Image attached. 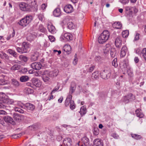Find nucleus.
I'll return each mask as SVG.
<instances>
[{
	"instance_id": "1",
	"label": "nucleus",
	"mask_w": 146,
	"mask_h": 146,
	"mask_svg": "<svg viewBox=\"0 0 146 146\" xmlns=\"http://www.w3.org/2000/svg\"><path fill=\"white\" fill-rule=\"evenodd\" d=\"M33 19V17L32 15H27L20 20L18 24L23 27H25L28 25Z\"/></svg>"
},
{
	"instance_id": "2",
	"label": "nucleus",
	"mask_w": 146,
	"mask_h": 146,
	"mask_svg": "<svg viewBox=\"0 0 146 146\" xmlns=\"http://www.w3.org/2000/svg\"><path fill=\"white\" fill-rule=\"evenodd\" d=\"M110 36V33L107 30H105L100 34L98 38V41L100 44H103L106 42Z\"/></svg>"
},
{
	"instance_id": "3",
	"label": "nucleus",
	"mask_w": 146,
	"mask_h": 146,
	"mask_svg": "<svg viewBox=\"0 0 146 146\" xmlns=\"http://www.w3.org/2000/svg\"><path fill=\"white\" fill-rule=\"evenodd\" d=\"M20 9L23 11L29 12L31 11V7L28 3L22 2L19 4Z\"/></svg>"
},
{
	"instance_id": "4",
	"label": "nucleus",
	"mask_w": 146,
	"mask_h": 146,
	"mask_svg": "<svg viewBox=\"0 0 146 146\" xmlns=\"http://www.w3.org/2000/svg\"><path fill=\"white\" fill-rule=\"evenodd\" d=\"M135 96L131 93H129L127 95L124 96L123 98V101L125 103H127L129 102V100H134Z\"/></svg>"
},
{
	"instance_id": "5",
	"label": "nucleus",
	"mask_w": 146,
	"mask_h": 146,
	"mask_svg": "<svg viewBox=\"0 0 146 146\" xmlns=\"http://www.w3.org/2000/svg\"><path fill=\"white\" fill-rule=\"evenodd\" d=\"M111 76L110 69L105 70L103 71L101 74V77L103 79H107L109 78Z\"/></svg>"
},
{
	"instance_id": "6",
	"label": "nucleus",
	"mask_w": 146,
	"mask_h": 146,
	"mask_svg": "<svg viewBox=\"0 0 146 146\" xmlns=\"http://www.w3.org/2000/svg\"><path fill=\"white\" fill-rule=\"evenodd\" d=\"M23 108L29 112L33 111L35 109V106L30 103H27L23 105Z\"/></svg>"
},
{
	"instance_id": "7",
	"label": "nucleus",
	"mask_w": 146,
	"mask_h": 146,
	"mask_svg": "<svg viewBox=\"0 0 146 146\" xmlns=\"http://www.w3.org/2000/svg\"><path fill=\"white\" fill-rule=\"evenodd\" d=\"M70 104V108L72 110L74 109L75 108V106L74 101H70L68 100L67 99H66L65 102V105L66 107L68 106Z\"/></svg>"
},
{
	"instance_id": "8",
	"label": "nucleus",
	"mask_w": 146,
	"mask_h": 146,
	"mask_svg": "<svg viewBox=\"0 0 146 146\" xmlns=\"http://www.w3.org/2000/svg\"><path fill=\"white\" fill-rule=\"evenodd\" d=\"M32 83L33 85V86H35L36 87H39L41 85V82L40 81L36 78H33L32 79Z\"/></svg>"
},
{
	"instance_id": "9",
	"label": "nucleus",
	"mask_w": 146,
	"mask_h": 146,
	"mask_svg": "<svg viewBox=\"0 0 146 146\" xmlns=\"http://www.w3.org/2000/svg\"><path fill=\"white\" fill-rule=\"evenodd\" d=\"M31 68L36 70H39L41 68L42 65L40 62H35L31 64Z\"/></svg>"
},
{
	"instance_id": "10",
	"label": "nucleus",
	"mask_w": 146,
	"mask_h": 146,
	"mask_svg": "<svg viewBox=\"0 0 146 146\" xmlns=\"http://www.w3.org/2000/svg\"><path fill=\"white\" fill-rule=\"evenodd\" d=\"M64 10L67 13H70L74 10L72 6L70 4L66 5L64 7Z\"/></svg>"
},
{
	"instance_id": "11",
	"label": "nucleus",
	"mask_w": 146,
	"mask_h": 146,
	"mask_svg": "<svg viewBox=\"0 0 146 146\" xmlns=\"http://www.w3.org/2000/svg\"><path fill=\"white\" fill-rule=\"evenodd\" d=\"M27 1L28 4L31 7V10L33 7L35 9V10H37V5L35 0H27Z\"/></svg>"
},
{
	"instance_id": "12",
	"label": "nucleus",
	"mask_w": 146,
	"mask_h": 146,
	"mask_svg": "<svg viewBox=\"0 0 146 146\" xmlns=\"http://www.w3.org/2000/svg\"><path fill=\"white\" fill-rule=\"evenodd\" d=\"M63 142L64 146H71L72 141L71 138L67 137L64 139Z\"/></svg>"
},
{
	"instance_id": "13",
	"label": "nucleus",
	"mask_w": 146,
	"mask_h": 146,
	"mask_svg": "<svg viewBox=\"0 0 146 146\" xmlns=\"http://www.w3.org/2000/svg\"><path fill=\"white\" fill-rule=\"evenodd\" d=\"M82 141L81 143L83 144L84 146H87L89 144V139L86 137H84L82 138Z\"/></svg>"
},
{
	"instance_id": "14",
	"label": "nucleus",
	"mask_w": 146,
	"mask_h": 146,
	"mask_svg": "<svg viewBox=\"0 0 146 146\" xmlns=\"http://www.w3.org/2000/svg\"><path fill=\"white\" fill-rule=\"evenodd\" d=\"M8 97L5 93L2 92L0 93V100L3 103H6V100Z\"/></svg>"
},
{
	"instance_id": "15",
	"label": "nucleus",
	"mask_w": 146,
	"mask_h": 146,
	"mask_svg": "<svg viewBox=\"0 0 146 146\" xmlns=\"http://www.w3.org/2000/svg\"><path fill=\"white\" fill-rule=\"evenodd\" d=\"M127 50L126 46H123L122 48L120 56L121 57H123L126 54Z\"/></svg>"
},
{
	"instance_id": "16",
	"label": "nucleus",
	"mask_w": 146,
	"mask_h": 146,
	"mask_svg": "<svg viewBox=\"0 0 146 146\" xmlns=\"http://www.w3.org/2000/svg\"><path fill=\"white\" fill-rule=\"evenodd\" d=\"M122 40L120 37L117 38L115 41V44L116 47L118 48L121 47L122 45Z\"/></svg>"
},
{
	"instance_id": "17",
	"label": "nucleus",
	"mask_w": 146,
	"mask_h": 146,
	"mask_svg": "<svg viewBox=\"0 0 146 146\" xmlns=\"http://www.w3.org/2000/svg\"><path fill=\"white\" fill-rule=\"evenodd\" d=\"M76 85L74 82H72L70 88V93L72 94L76 90Z\"/></svg>"
},
{
	"instance_id": "18",
	"label": "nucleus",
	"mask_w": 146,
	"mask_h": 146,
	"mask_svg": "<svg viewBox=\"0 0 146 146\" xmlns=\"http://www.w3.org/2000/svg\"><path fill=\"white\" fill-rule=\"evenodd\" d=\"M48 29L49 31L52 34H54L56 33V29L52 25H48Z\"/></svg>"
},
{
	"instance_id": "19",
	"label": "nucleus",
	"mask_w": 146,
	"mask_h": 146,
	"mask_svg": "<svg viewBox=\"0 0 146 146\" xmlns=\"http://www.w3.org/2000/svg\"><path fill=\"white\" fill-rule=\"evenodd\" d=\"M64 37L65 40H72V35L69 33H66L64 34Z\"/></svg>"
},
{
	"instance_id": "20",
	"label": "nucleus",
	"mask_w": 146,
	"mask_h": 146,
	"mask_svg": "<svg viewBox=\"0 0 146 146\" xmlns=\"http://www.w3.org/2000/svg\"><path fill=\"white\" fill-rule=\"evenodd\" d=\"M22 46L25 49V50L26 51V53L28 52L29 50L30 46L28 43L23 42V43Z\"/></svg>"
},
{
	"instance_id": "21",
	"label": "nucleus",
	"mask_w": 146,
	"mask_h": 146,
	"mask_svg": "<svg viewBox=\"0 0 146 146\" xmlns=\"http://www.w3.org/2000/svg\"><path fill=\"white\" fill-rule=\"evenodd\" d=\"M93 146H103V145L99 139H96L94 141Z\"/></svg>"
},
{
	"instance_id": "22",
	"label": "nucleus",
	"mask_w": 146,
	"mask_h": 146,
	"mask_svg": "<svg viewBox=\"0 0 146 146\" xmlns=\"http://www.w3.org/2000/svg\"><path fill=\"white\" fill-rule=\"evenodd\" d=\"M141 110L139 109H137L135 111V112L137 117H139V118H143L144 116V114L141 111Z\"/></svg>"
},
{
	"instance_id": "23",
	"label": "nucleus",
	"mask_w": 146,
	"mask_h": 146,
	"mask_svg": "<svg viewBox=\"0 0 146 146\" xmlns=\"http://www.w3.org/2000/svg\"><path fill=\"white\" fill-rule=\"evenodd\" d=\"M71 48L70 45H65L64 47V50L68 54H69L71 52Z\"/></svg>"
},
{
	"instance_id": "24",
	"label": "nucleus",
	"mask_w": 146,
	"mask_h": 146,
	"mask_svg": "<svg viewBox=\"0 0 146 146\" xmlns=\"http://www.w3.org/2000/svg\"><path fill=\"white\" fill-rule=\"evenodd\" d=\"M4 121L7 123H11L13 122L12 118L9 116H5L4 117Z\"/></svg>"
},
{
	"instance_id": "25",
	"label": "nucleus",
	"mask_w": 146,
	"mask_h": 146,
	"mask_svg": "<svg viewBox=\"0 0 146 146\" xmlns=\"http://www.w3.org/2000/svg\"><path fill=\"white\" fill-rule=\"evenodd\" d=\"M61 14L60 10L59 8H56L53 11V15L55 17H58Z\"/></svg>"
},
{
	"instance_id": "26",
	"label": "nucleus",
	"mask_w": 146,
	"mask_h": 146,
	"mask_svg": "<svg viewBox=\"0 0 146 146\" xmlns=\"http://www.w3.org/2000/svg\"><path fill=\"white\" fill-rule=\"evenodd\" d=\"M99 77V73L98 71L94 72L92 76V78L93 80H96L98 79Z\"/></svg>"
},
{
	"instance_id": "27",
	"label": "nucleus",
	"mask_w": 146,
	"mask_h": 146,
	"mask_svg": "<svg viewBox=\"0 0 146 146\" xmlns=\"http://www.w3.org/2000/svg\"><path fill=\"white\" fill-rule=\"evenodd\" d=\"M113 28L116 29H120L122 27V25L119 22H115L112 25Z\"/></svg>"
},
{
	"instance_id": "28",
	"label": "nucleus",
	"mask_w": 146,
	"mask_h": 146,
	"mask_svg": "<svg viewBox=\"0 0 146 146\" xmlns=\"http://www.w3.org/2000/svg\"><path fill=\"white\" fill-rule=\"evenodd\" d=\"M67 25L68 28L70 29H74L76 27V25L72 22H68Z\"/></svg>"
},
{
	"instance_id": "29",
	"label": "nucleus",
	"mask_w": 146,
	"mask_h": 146,
	"mask_svg": "<svg viewBox=\"0 0 146 146\" xmlns=\"http://www.w3.org/2000/svg\"><path fill=\"white\" fill-rule=\"evenodd\" d=\"M29 79V78L28 76H23L20 78V80L21 82H24L28 80Z\"/></svg>"
},
{
	"instance_id": "30",
	"label": "nucleus",
	"mask_w": 146,
	"mask_h": 146,
	"mask_svg": "<svg viewBox=\"0 0 146 146\" xmlns=\"http://www.w3.org/2000/svg\"><path fill=\"white\" fill-rule=\"evenodd\" d=\"M21 67V65L19 64H15L11 68V70L12 71L19 70Z\"/></svg>"
},
{
	"instance_id": "31",
	"label": "nucleus",
	"mask_w": 146,
	"mask_h": 146,
	"mask_svg": "<svg viewBox=\"0 0 146 146\" xmlns=\"http://www.w3.org/2000/svg\"><path fill=\"white\" fill-rule=\"evenodd\" d=\"M8 53H9L10 54L13 56L14 57H16L17 56V53L14 50L11 49H9L7 50Z\"/></svg>"
},
{
	"instance_id": "32",
	"label": "nucleus",
	"mask_w": 146,
	"mask_h": 146,
	"mask_svg": "<svg viewBox=\"0 0 146 146\" xmlns=\"http://www.w3.org/2000/svg\"><path fill=\"white\" fill-rule=\"evenodd\" d=\"M79 113L81 116L85 114L86 113V108L84 106L80 108Z\"/></svg>"
},
{
	"instance_id": "33",
	"label": "nucleus",
	"mask_w": 146,
	"mask_h": 146,
	"mask_svg": "<svg viewBox=\"0 0 146 146\" xmlns=\"http://www.w3.org/2000/svg\"><path fill=\"white\" fill-rule=\"evenodd\" d=\"M116 54V51L114 48H112L110 50V54L111 57L114 58Z\"/></svg>"
},
{
	"instance_id": "34",
	"label": "nucleus",
	"mask_w": 146,
	"mask_h": 146,
	"mask_svg": "<svg viewBox=\"0 0 146 146\" xmlns=\"http://www.w3.org/2000/svg\"><path fill=\"white\" fill-rule=\"evenodd\" d=\"M38 55L36 53H34L32 55L31 57V60L32 61H36L38 58Z\"/></svg>"
},
{
	"instance_id": "35",
	"label": "nucleus",
	"mask_w": 146,
	"mask_h": 146,
	"mask_svg": "<svg viewBox=\"0 0 146 146\" xmlns=\"http://www.w3.org/2000/svg\"><path fill=\"white\" fill-rule=\"evenodd\" d=\"M122 36L125 38L128 37L129 35V31L128 30H126L123 31L122 33Z\"/></svg>"
},
{
	"instance_id": "36",
	"label": "nucleus",
	"mask_w": 146,
	"mask_h": 146,
	"mask_svg": "<svg viewBox=\"0 0 146 146\" xmlns=\"http://www.w3.org/2000/svg\"><path fill=\"white\" fill-rule=\"evenodd\" d=\"M49 76V75H47L44 74L43 75L42 78L44 81L45 82H47L50 79Z\"/></svg>"
},
{
	"instance_id": "37",
	"label": "nucleus",
	"mask_w": 146,
	"mask_h": 146,
	"mask_svg": "<svg viewBox=\"0 0 146 146\" xmlns=\"http://www.w3.org/2000/svg\"><path fill=\"white\" fill-rule=\"evenodd\" d=\"M38 30L41 32L44 33L46 31V29L42 25H39L38 28Z\"/></svg>"
},
{
	"instance_id": "38",
	"label": "nucleus",
	"mask_w": 146,
	"mask_h": 146,
	"mask_svg": "<svg viewBox=\"0 0 146 146\" xmlns=\"http://www.w3.org/2000/svg\"><path fill=\"white\" fill-rule=\"evenodd\" d=\"M112 66L115 68L117 67L118 65L117 63V58H115L113 60L112 62Z\"/></svg>"
},
{
	"instance_id": "39",
	"label": "nucleus",
	"mask_w": 146,
	"mask_h": 146,
	"mask_svg": "<svg viewBox=\"0 0 146 146\" xmlns=\"http://www.w3.org/2000/svg\"><path fill=\"white\" fill-rule=\"evenodd\" d=\"M131 135L133 138L137 140L141 138V136L139 135L135 134H131Z\"/></svg>"
},
{
	"instance_id": "40",
	"label": "nucleus",
	"mask_w": 146,
	"mask_h": 146,
	"mask_svg": "<svg viewBox=\"0 0 146 146\" xmlns=\"http://www.w3.org/2000/svg\"><path fill=\"white\" fill-rule=\"evenodd\" d=\"M8 83L7 81L4 78L0 79V85H3L7 84Z\"/></svg>"
},
{
	"instance_id": "41",
	"label": "nucleus",
	"mask_w": 146,
	"mask_h": 146,
	"mask_svg": "<svg viewBox=\"0 0 146 146\" xmlns=\"http://www.w3.org/2000/svg\"><path fill=\"white\" fill-rule=\"evenodd\" d=\"M14 103V101L13 99H8L7 98V99L6 100V105H7L12 104Z\"/></svg>"
},
{
	"instance_id": "42",
	"label": "nucleus",
	"mask_w": 146,
	"mask_h": 146,
	"mask_svg": "<svg viewBox=\"0 0 146 146\" xmlns=\"http://www.w3.org/2000/svg\"><path fill=\"white\" fill-rule=\"evenodd\" d=\"M142 55L143 58L146 61V48H144L142 50Z\"/></svg>"
},
{
	"instance_id": "43",
	"label": "nucleus",
	"mask_w": 146,
	"mask_h": 146,
	"mask_svg": "<svg viewBox=\"0 0 146 146\" xmlns=\"http://www.w3.org/2000/svg\"><path fill=\"white\" fill-rule=\"evenodd\" d=\"M14 110L15 111L18 112L20 113H24V111L19 107H15Z\"/></svg>"
},
{
	"instance_id": "44",
	"label": "nucleus",
	"mask_w": 146,
	"mask_h": 146,
	"mask_svg": "<svg viewBox=\"0 0 146 146\" xmlns=\"http://www.w3.org/2000/svg\"><path fill=\"white\" fill-rule=\"evenodd\" d=\"M12 84L16 87H17L19 85V84L18 82L16 80L13 79L12 80Z\"/></svg>"
},
{
	"instance_id": "45",
	"label": "nucleus",
	"mask_w": 146,
	"mask_h": 146,
	"mask_svg": "<svg viewBox=\"0 0 146 146\" xmlns=\"http://www.w3.org/2000/svg\"><path fill=\"white\" fill-rule=\"evenodd\" d=\"M19 57L22 61L25 62H27L28 60V58L26 56L23 55H21Z\"/></svg>"
},
{
	"instance_id": "46",
	"label": "nucleus",
	"mask_w": 146,
	"mask_h": 146,
	"mask_svg": "<svg viewBox=\"0 0 146 146\" xmlns=\"http://www.w3.org/2000/svg\"><path fill=\"white\" fill-rule=\"evenodd\" d=\"M6 103H4L3 102L1 101V102H0V108H6V107L7 106Z\"/></svg>"
},
{
	"instance_id": "47",
	"label": "nucleus",
	"mask_w": 146,
	"mask_h": 146,
	"mask_svg": "<svg viewBox=\"0 0 146 146\" xmlns=\"http://www.w3.org/2000/svg\"><path fill=\"white\" fill-rule=\"evenodd\" d=\"M119 1L122 4L125 5L129 2V0H119Z\"/></svg>"
},
{
	"instance_id": "48",
	"label": "nucleus",
	"mask_w": 146,
	"mask_h": 146,
	"mask_svg": "<svg viewBox=\"0 0 146 146\" xmlns=\"http://www.w3.org/2000/svg\"><path fill=\"white\" fill-rule=\"evenodd\" d=\"M13 116L14 119L16 121H19L20 120V117L17 114L14 113L13 115Z\"/></svg>"
},
{
	"instance_id": "49",
	"label": "nucleus",
	"mask_w": 146,
	"mask_h": 146,
	"mask_svg": "<svg viewBox=\"0 0 146 146\" xmlns=\"http://www.w3.org/2000/svg\"><path fill=\"white\" fill-rule=\"evenodd\" d=\"M93 132L94 135H97L99 133V129L98 128H94Z\"/></svg>"
},
{
	"instance_id": "50",
	"label": "nucleus",
	"mask_w": 146,
	"mask_h": 146,
	"mask_svg": "<svg viewBox=\"0 0 146 146\" xmlns=\"http://www.w3.org/2000/svg\"><path fill=\"white\" fill-rule=\"evenodd\" d=\"M22 135V134L21 133H20L19 134H14L12 135L11 137L12 138L14 139H17L18 137H19L21 136Z\"/></svg>"
},
{
	"instance_id": "51",
	"label": "nucleus",
	"mask_w": 146,
	"mask_h": 146,
	"mask_svg": "<svg viewBox=\"0 0 146 146\" xmlns=\"http://www.w3.org/2000/svg\"><path fill=\"white\" fill-rule=\"evenodd\" d=\"M106 50L104 51V52L105 53H107L109 51L110 49V45L109 44H107L106 46Z\"/></svg>"
},
{
	"instance_id": "52",
	"label": "nucleus",
	"mask_w": 146,
	"mask_h": 146,
	"mask_svg": "<svg viewBox=\"0 0 146 146\" xmlns=\"http://www.w3.org/2000/svg\"><path fill=\"white\" fill-rule=\"evenodd\" d=\"M37 16L38 17V18L40 21H42L44 18V15L43 14H38L37 15Z\"/></svg>"
},
{
	"instance_id": "53",
	"label": "nucleus",
	"mask_w": 146,
	"mask_h": 146,
	"mask_svg": "<svg viewBox=\"0 0 146 146\" xmlns=\"http://www.w3.org/2000/svg\"><path fill=\"white\" fill-rule=\"evenodd\" d=\"M102 59V58L100 56H96L95 58V60L98 62L101 61Z\"/></svg>"
},
{
	"instance_id": "54",
	"label": "nucleus",
	"mask_w": 146,
	"mask_h": 146,
	"mask_svg": "<svg viewBox=\"0 0 146 146\" xmlns=\"http://www.w3.org/2000/svg\"><path fill=\"white\" fill-rule=\"evenodd\" d=\"M95 66L94 65H92L88 69L87 71L89 72H91L94 69Z\"/></svg>"
},
{
	"instance_id": "55",
	"label": "nucleus",
	"mask_w": 146,
	"mask_h": 146,
	"mask_svg": "<svg viewBox=\"0 0 146 146\" xmlns=\"http://www.w3.org/2000/svg\"><path fill=\"white\" fill-rule=\"evenodd\" d=\"M48 37L50 41L51 42H54L55 40V38L52 36H49Z\"/></svg>"
},
{
	"instance_id": "56",
	"label": "nucleus",
	"mask_w": 146,
	"mask_h": 146,
	"mask_svg": "<svg viewBox=\"0 0 146 146\" xmlns=\"http://www.w3.org/2000/svg\"><path fill=\"white\" fill-rule=\"evenodd\" d=\"M127 73L130 77H132L133 76V72L130 70H128L127 71Z\"/></svg>"
},
{
	"instance_id": "57",
	"label": "nucleus",
	"mask_w": 146,
	"mask_h": 146,
	"mask_svg": "<svg viewBox=\"0 0 146 146\" xmlns=\"http://www.w3.org/2000/svg\"><path fill=\"white\" fill-rule=\"evenodd\" d=\"M76 56V54L75 56V58L74 59V60L73 62V63L74 65H76V64L78 61V59L77 57Z\"/></svg>"
},
{
	"instance_id": "58",
	"label": "nucleus",
	"mask_w": 146,
	"mask_h": 146,
	"mask_svg": "<svg viewBox=\"0 0 146 146\" xmlns=\"http://www.w3.org/2000/svg\"><path fill=\"white\" fill-rule=\"evenodd\" d=\"M136 53L139 55H141L142 54V50L141 51L140 49L139 48H137L135 50Z\"/></svg>"
},
{
	"instance_id": "59",
	"label": "nucleus",
	"mask_w": 146,
	"mask_h": 146,
	"mask_svg": "<svg viewBox=\"0 0 146 146\" xmlns=\"http://www.w3.org/2000/svg\"><path fill=\"white\" fill-rule=\"evenodd\" d=\"M27 71V69L26 68H23L21 71V72L23 74L26 73Z\"/></svg>"
},
{
	"instance_id": "60",
	"label": "nucleus",
	"mask_w": 146,
	"mask_h": 146,
	"mask_svg": "<svg viewBox=\"0 0 146 146\" xmlns=\"http://www.w3.org/2000/svg\"><path fill=\"white\" fill-rule=\"evenodd\" d=\"M139 33H137L135 36L134 40H137L139 39Z\"/></svg>"
},
{
	"instance_id": "61",
	"label": "nucleus",
	"mask_w": 146,
	"mask_h": 146,
	"mask_svg": "<svg viewBox=\"0 0 146 146\" xmlns=\"http://www.w3.org/2000/svg\"><path fill=\"white\" fill-rule=\"evenodd\" d=\"M132 8V7H131L129 6H127L125 7V10L127 11H131V9Z\"/></svg>"
},
{
	"instance_id": "62",
	"label": "nucleus",
	"mask_w": 146,
	"mask_h": 146,
	"mask_svg": "<svg viewBox=\"0 0 146 146\" xmlns=\"http://www.w3.org/2000/svg\"><path fill=\"white\" fill-rule=\"evenodd\" d=\"M47 6V5L46 3H43L41 5V8L44 10L45 9Z\"/></svg>"
},
{
	"instance_id": "63",
	"label": "nucleus",
	"mask_w": 146,
	"mask_h": 146,
	"mask_svg": "<svg viewBox=\"0 0 146 146\" xmlns=\"http://www.w3.org/2000/svg\"><path fill=\"white\" fill-rule=\"evenodd\" d=\"M112 136L114 138L117 139L119 137V136L116 133H113L112 134Z\"/></svg>"
},
{
	"instance_id": "64",
	"label": "nucleus",
	"mask_w": 146,
	"mask_h": 146,
	"mask_svg": "<svg viewBox=\"0 0 146 146\" xmlns=\"http://www.w3.org/2000/svg\"><path fill=\"white\" fill-rule=\"evenodd\" d=\"M7 112L3 110H0V115H5Z\"/></svg>"
}]
</instances>
